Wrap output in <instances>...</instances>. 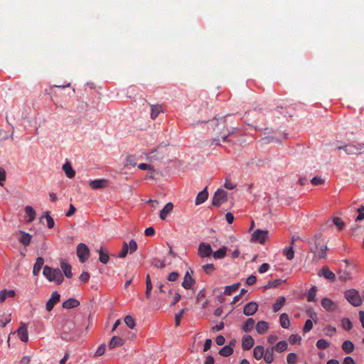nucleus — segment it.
I'll use <instances>...</instances> for the list:
<instances>
[{"label":"nucleus","instance_id":"obj_1","mask_svg":"<svg viewBox=\"0 0 364 364\" xmlns=\"http://www.w3.org/2000/svg\"><path fill=\"white\" fill-rule=\"evenodd\" d=\"M310 250L314 254V260L325 259L326 257L327 245L322 234H316L310 242Z\"/></svg>","mask_w":364,"mask_h":364},{"label":"nucleus","instance_id":"obj_2","mask_svg":"<svg viewBox=\"0 0 364 364\" xmlns=\"http://www.w3.org/2000/svg\"><path fill=\"white\" fill-rule=\"evenodd\" d=\"M43 274L48 281L53 282L57 284H60L64 280L63 274L58 268L53 269L46 265L43 267Z\"/></svg>","mask_w":364,"mask_h":364},{"label":"nucleus","instance_id":"obj_3","mask_svg":"<svg viewBox=\"0 0 364 364\" xmlns=\"http://www.w3.org/2000/svg\"><path fill=\"white\" fill-rule=\"evenodd\" d=\"M344 297L352 306L355 307L360 306L363 303L358 291L355 289L346 291L344 292Z\"/></svg>","mask_w":364,"mask_h":364},{"label":"nucleus","instance_id":"obj_4","mask_svg":"<svg viewBox=\"0 0 364 364\" xmlns=\"http://www.w3.org/2000/svg\"><path fill=\"white\" fill-rule=\"evenodd\" d=\"M338 150H343L348 155L360 154L364 151L363 144H346L340 146L337 148Z\"/></svg>","mask_w":364,"mask_h":364},{"label":"nucleus","instance_id":"obj_5","mask_svg":"<svg viewBox=\"0 0 364 364\" xmlns=\"http://www.w3.org/2000/svg\"><path fill=\"white\" fill-rule=\"evenodd\" d=\"M227 200V193L223 189H218L213 197L212 204L219 207Z\"/></svg>","mask_w":364,"mask_h":364},{"label":"nucleus","instance_id":"obj_6","mask_svg":"<svg viewBox=\"0 0 364 364\" xmlns=\"http://www.w3.org/2000/svg\"><path fill=\"white\" fill-rule=\"evenodd\" d=\"M226 122V116L220 117H215L213 119L208 122L209 128L212 129L214 132H216V134H220V132H218L219 130V127L224 128Z\"/></svg>","mask_w":364,"mask_h":364},{"label":"nucleus","instance_id":"obj_7","mask_svg":"<svg viewBox=\"0 0 364 364\" xmlns=\"http://www.w3.org/2000/svg\"><path fill=\"white\" fill-rule=\"evenodd\" d=\"M77 255L81 262L87 260L90 256V250L87 246L84 243H80L77 247Z\"/></svg>","mask_w":364,"mask_h":364},{"label":"nucleus","instance_id":"obj_8","mask_svg":"<svg viewBox=\"0 0 364 364\" xmlns=\"http://www.w3.org/2000/svg\"><path fill=\"white\" fill-rule=\"evenodd\" d=\"M198 255L201 258L210 257L213 255L211 245L207 242H200L198 248Z\"/></svg>","mask_w":364,"mask_h":364},{"label":"nucleus","instance_id":"obj_9","mask_svg":"<svg viewBox=\"0 0 364 364\" xmlns=\"http://www.w3.org/2000/svg\"><path fill=\"white\" fill-rule=\"evenodd\" d=\"M268 234L267 230H256L252 235V240L263 244L267 240Z\"/></svg>","mask_w":364,"mask_h":364},{"label":"nucleus","instance_id":"obj_10","mask_svg":"<svg viewBox=\"0 0 364 364\" xmlns=\"http://www.w3.org/2000/svg\"><path fill=\"white\" fill-rule=\"evenodd\" d=\"M321 305L326 311L328 312H333L338 308L337 304L328 297H324L321 299Z\"/></svg>","mask_w":364,"mask_h":364},{"label":"nucleus","instance_id":"obj_11","mask_svg":"<svg viewBox=\"0 0 364 364\" xmlns=\"http://www.w3.org/2000/svg\"><path fill=\"white\" fill-rule=\"evenodd\" d=\"M258 309V305L255 301H250L245 304L243 309V314L247 316L254 315Z\"/></svg>","mask_w":364,"mask_h":364},{"label":"nucleus","instance_id":"obj_12","mask_svg":"<svg viewBox=\"0 0 364 364\" xmlns=\"http://www.w3.org/2000/svg\"><path fill=\"white\" fill-rule=\"evenodd\" d=\"M191 274L193 271H187L184 275L182 287L186 289H190L195 283V280L192 278Z\"/></svg>","mask_w":364,"mask_h":364},{"label":"nucleus","instance_id":"obj_13","mask_svg":"<svg viewBox=\"0 0 364 364\" xmlns=\"http://www.w3.org/2000/svg\"><path fill=\"white\" fill-rule=\"evenodd\" d=\"M60 295L58 291H53L51 294L50 299L47 301L46 308L48 311H50L55 304L60 301Z\"/></svg>","mask_w":364,"mask_h":364},{"label":"nucleus","instance_id":"obj_14","mask_svg":"<svg viewBox=\"0 0 364 364\" xmlns=\"http://www.w3.org/2000/svg\"><path fill=\"white\" fill-rule=\"evenodd\" d=\"M255 344L254 338L250 335H245L242 339V348L245 350L251 349Z\"/></svg>","mask_w":364,"mask_h":364},{"label":"nucleus","instance_id":"obj_15","mask_svg":"<svg viewBox=\"0 0 364 364\" xmlns=\"http://www.w3.org/2000/svg\"><path fill=\"white\" fill-rule=\"evenodd\" d=\"M108 183V181L106 179H96L91 181L89 183V186L92 189H100L105 187Z\"/></svg>","mask_w":364,"mask_h":364},{"label":"nucleus","instance_id":"obj_16","mask_svg":"<svg viewBox=\"0 0 364 364\" xmlns=\"http://www.w3.org/2000/svg\"><path fill=\"white\" fill-rule=\"evenodd\" d=\"M19 233L21 237L18 238V241L25 247H28L31 242L32 235L22 230H20Z\"/></svg>","mask_w":364,"mask_h":364},{"label":"nucleus","instance_id":"obj_17","mask_svg":"<svg viewBox=\"0 0 364 364\" xmlns=\"http://www.w3.org/2000/svg\"><path fill=\"white\" fill-rule=\"evenodd\" d=\"M17 333L19 337V339L22 342H27L28 340V333L27 327L25 324H22L18 329L17 330Z\"/></svg>","mask_w":364,"mask_h":364},{"label":"nucleus","instance_id":"obj_18","mask_svg":"<svg viewBox=\"0 0 364 364\" xmlns=\"http://www.w3.org/2000/svg\"><path fill=\"white\" fill-rule=\"evenodd\" d=\"M173 204L171 202L166 204L162 210H160L159 217L161 220H165L168 215L173 210Z\"/></svg>","mask_w":364,"mask_h":364},{"label":"nucleus","instance_id":"obj_19","mask_svg":"<svg viewBox=\"0 0 364 364\" xmlns=\"http://www.w3.org/2000/svg\"><path fill=\"white\" fill-rule=\"evenodd\" d=\"M235 341H231L228 345L225 346L219 350V354L224 357L230 356L233 353Z\"/></svg>","mask_w":364,"mask_h":364},{"label":"nucleus","instance_id":"obj_20","mask_svg":"<svg viewBox=\"0 0 364 364\" xmlns=\"http://www.w3.org/2000/svg\"><path fill=\"white\" fill-rule=\"evenodd\" d=\"M208 197V193L207 191V187H205L203 191L199 192L195 199L196 205H200L203 203Z\"/></svg>","mask_w":364,"mask_h":364},{"label":"nucleus","instance_id":"obj_21","mask_svg":"<svg viewBox=\"0 0 364 364\" xmlns=\"http://www.w3.org/2000/svg\"><path fill=\"white\" fill-rule=\"evenodd\" d=\"M319 276H323L327 279L333 281L336 279L335 274L331 272L327 267H323L318 272Z\"/></svg>","mask_w":364,"mask_h":364},{"label":"nucleus","instance_id":"obj_22","mask_svg":"<svg viewBox=\"0 0 364 364\" xmlns=\"http://www.w3.org/2000/svg\"><path fill=\"white\" fill-rule=\"evenodd\" d=\"M274 348L273 346L267 348L264 353V360L266 363H272L274 360Z\"/></svg>","mask_w":364,"mask_h":364},{"label":"nucleus","instance_id":"obj_23","mask_svg":"<svg viewBox=\"0 0 364 364\" xmlns=\"http://www.w3.org/2000/svg\"><path fill=\"white\" fill-rule=\"evenodd\" d=\"M79 305H80L79 301H77V299H75L74 298H70L63 303L62 306L64 309H70L77 307Z\"/></svg>","mask_w":364,"mask_h":364},{"label":"nucleus","instance_id":"obj_24","mask_svg":"<svg viewBox=\"0 0 364 364\" xmlns=\"http://www.w3.org/2000/svg\"><path fill=\"white\" fill-rule=\"evenodd\" d=\"M25 213H26V216L28 217V218L26 219L27 223H30L34 220L36 213L32 206H31V205L26 206Z\"/></svg>","mask_w":364,"mask_h":364},{"label":"nucleus","instance_id":"obj_25","mask_svg":"<svg viewBox=\"0 0 364 364\" xmlns=\"http://www.w3.org/2000/svg\"><path fill=\"white\" fill-rule=\"evenodd\" d=\"M269 328V323L264 321H259L256 324V331L260 335L264 334L268 330Z\"/></svg>","mask_w":364,"mask_h":364},{"label":"nucleus","instance_id":"obj_26","mask_svg":"<svg viewBox=\"0 0 364 364\" xmlns=\"http://www.w3.org/2000/svg\"><path fill=\"white\" fill-rule=\"evenodd\" d=\"M44 264V259L41 257H38L33 267V274L36 276L39 274L43 265Z\"/></svg>","mask_w":364,"mask_h":364},{"label":"nucleus","instance_id":"obj_27","mask_svg":"<svg viewBox=\"0 0 364 364\" xmlns=\"http://www.w3.org/2000/svg\"><path fill=\"white\" fill-rule=\"evenodd\" d=\"M63 170L64 171L66 176L69 178H73L75 175V171L72 168L71 164L67 162L63 165Z\"/></svg>","mask_w":364,"mask_h":364},{"label":"nucleus","instance_id":"obj_28","mask_svg":"<svg viewBox=\"0 0 364 364\" xmlns=\"http://www.w3.org/2000/svg\"><path fill=\"white\" fill-rule=\"evenodd\" d=\"M354 348H355V345L353 344V343L349 340H346L345 341H343V344H342V350L346 353H351L353 350H354Z\"/></svg>","mask_w":364,"mask_h":364},{"label":"nucleus","instance_id":"obj_29","mask_svg":"<svg viewBox=\"0 0 364 364\" xmlns=\"http://www.w3.org/2000/svg\"><path fill=\"white\" fill-rule=\"evenodd\" d=\"M124 344V340L118 336H113L109 343V348L113 349L117 346H121Z\"/></svg>","mask_w":364,"mask_h":364},{"label":"nucleus","instance_id":"obj_30","mask_svg":"<svg viewBox=\"0 0 364 364\" xmlns=\"http://www.w3.org/2000/svg\"><path fill=\"white\" fill-rule=\"evenodd\" d=\"M162 112L163 110L160 105H151V118L152 119H155Z\"/></svg>","mask_w":364,"mask_h":364},{"label":"nucleus","instance_id":"obj_31","mask_svg":"<svg viewBox=\"0 0 364 364\" xmlns=\"http://www.w3.org/2000/svg\"><path fill=\"white\" fill-rule=\"evenodd\" d=\"M97 252L99 253V260L102 264H107L109 262V256L103 247H101L100 250H97Z\"/></svg>","mask_w":364,"mask_h":364},{"label":"nucleus","instance_id":"obj_32","mask_svg":"<svg viewBox=\"0 0 364 364\" xmlns=\"http://www.w3.org/2000/svg\"><path fill=\"white\" fill-rule=\"evenodd\" d=\"M264 348L262 346H257L253 350V356L256 360H260L264 356Z\"/></svg>","mask_w":364,"mask_h":364},{"label":"nucleus","instance_id":"obj_33","mask_svg":"<svg viewBox=\"0 0 364 364\" xmlns=\"http://www.w3.org/2000/svg\"><path fill=\"white\" fill-rule=\"evenodd\" d=\"M279 322L281 326L284 328H288L290 326V321L286 313H283L280 315Z\"/></svg>","mask_w":364,"mask_h":364},{"label":"nucleus","instance_id":"obj_34","mask_svg":"<svg viewBox=\"0 0 364 364\" xmlns=\"http://www.w3.org/2000/svg\"><path fill=\"white\" fill-rule=\"evenodd\" d=\"M283 255L286 257L288 260H291L294 257V246L290 245L289 247H285L283 250Z\"/></svg>","mask_w":364,"mask_h":364},{"label":"nucleus","instance_id":"obj_35","mask_svg":"<svg viewBox=\"0 0 364 364\" xmlns=\"http://www.w3.org/2000/svg\"><path fill=\"white\" fill-rule=\"evenodd\" d=\"M43 218H45V220L46 221V225L48 228L52 229L54 228L55 222H54V220L53 219V218L50 216L49 211H47L45 213V215L41 218V221H42V220Z\"/></svg>","mask_w":364,"mask_h":364},{"label":"nucleus","instance_id":"obj_36","mask_svg":"<svg viewBox=\"0 0 364 364\" xmlns=\"http://www.w3.org/2000/svg\"><path fill=\"white\" fill-rule=\"evenodd\" d=\"M285 302V298L284 296H279L276 300L275 303L272 305V310L274 312H277L283 306Z\"/></svg>","mask_w":364,"mask_h":364},{"label":"nucleus","instance_id":"obj_37","mask_svg":"<svg viewBox=\"0 0 364 364\" xmlns=\"http://www.w3.org/2000/svg\"><path fill=\"white\" fill-rule=\"evenodd\" d=\"M228 248L222 247L215 252H213V256L215 259H223L225 257Z\"/></svg>","mask_w":364,"mask_h":364},{"label":"nucleus","instance_id":"obj_38","mask_svg":"<svg viewBox=\"0 0 364 364\" xmlns=\"http://www.w3.org/2000/svg\"><path fill=\"white\" fill-rule=\"evenodd\" d=\"M60 267L63 271L65 276L68 278H70L73 275L71 266L64 261H62L60 263Z\"/></svg>","mask_w":364,"mask_h":364},{"label":"nucleus","instance_id":"obj_39","mask_svg":"<svg viewBox=\"0 0 364 364\" xmlns=\"http://www.w3.org/2000/svg\"><path fill=\"white\" fill-rule=\"evenodd\" d=\"M288 347V343L285 341H281L278 342L275 346H273L274 350H276L278 353H282L285 350H287Z\"/></svg>","mask_w":364,"mask_h":364},{"label":"nucleus","instance_id":"obj_40","mask_svg":"<svg viewBox=\"0 0 364 364\" xmlns=\"http://www.w3.org/2000/svg\"><path fill=\"white\" fill-rule=\"evenodd\" d=\"M255 326V320L252 318H248L243 324L242 328L245 332L251 331Z\"/></svg>","mask_w":364,"mask_h":364},{"label":"nucleus","instance_id":"obj_41","mask_svg":"<svg viewBox=\"0 0 364 364\" xmlns=\"http://www.w3.org/2000/svg\"><path fill=\"white\" fill-rule=\"evenodd\" d=\"M317 288L315 286H313L307 293V301L309 302H313L316 301V294Z\"/></svg>","mask_w":364,"mask_h":364},{"label":"nucleus","instance_id":"obj_42","mask_svg":"<svg viewBox=\"0 0 364 364\" xmlns=\"http://www.w3.org/2000/svg\"><path fill=\"white\" fill-rule=\"evenodd\" d=\"M240 286V283H235L225 287L224 294L225 295H230L233 291H236Z\"/></svg>","mask_w":364,"mask_h":364},{"label":"nucleus","instance_id":"obj_43","mask_svg":"<svg viewBox=\"0 0 364 364\" xmlns=\"http://www.w3.org/2000/svg\"><path fill=\"white\" fill-rule=\"evenodd\" d=\"M338 277L341 281L346 282L351 279V274L346 270H341L338 273Z\"/></svg>","mask_w":364,"mask_h":364},{"label":"nucleus","instance_id":"obj_44","mask_svg":"<svg viewBox=\"0 0 364 364\" xmlns=\"http://www.w3.org/2000/svg\"><path fill=\"white\" fill-rule=\"evenodd\" d=\"M316 346L318 349H326L329 347L330 343L325 339H318Z\"/></svg>","mask_w":364,"mask_h":364},{"label":"nucleus","instance_id":"obj_45","mask_svg":"<svg viewBox=\"0 0 364 364\" xmlns=\"http://www.w3.org/2000/svg\"><path fill=\"white\" fill-rule=\"evenodd\" d=\"M332 222L336 226H337L338 230H341L344 228V226H345L344 223L340 218H338V217L333 218Z\"/></svg>","mask_w":364,"mask_h":364},{"label":"nucleus","instance_id":"obj_46","mask_svg":"<svg viewBox=\"0 0 364 364\" xmlns=\"http://www.w3.org/2000/svg\"><path fill=\"white\" fill-rule=\"evenodd\" d=\"M128 253H129L128 244L126 242H124L122 245V250L119 254L118 257L120 258H124Z\"/></svg>","mask_w":364,"mask_h":364},{"label":"nucleus","instance_id":"obj_47","mask_svg":"<svg viewBox=\"0 0 364 364\" xmlns=\"http://www.w3.org/2000/svg\"><path fill=\"white\" fill-rule=\"evenodd\" d=\"M124 323L131 329H133L135 326L134 319L129 315L125 316Z\"/></svg>","mask_w":364,"mask_h":364},{"label":"nucleus","instance_id":"obj_48","mask_svg":"<svg viewBox=\"0 0 364 364\" xmlns=\"http://www.w3.org/2000/svg\"><path fill=\"white\" fill-rule=\"evenodd\" d=\"M341 325L346 331H349L352 328V323L348 318H343L341 320Z\"/></svg>","mask_w":364,"mask_h":364},{"label":"nucleus","instance_id":"obj_49","mask_svg":"<svg viewBox=\"0 0 364 364\" xmlns=\"http://www.w3.org/2000/svg\"><path fill=\"white\" fill-rule=\"evenodd\" d=\"M282 281L281 279H274V281L269 282L264 287V289H270V288H275L278 287Z\"/></svg>","mask_w":364,"mask_h":364},{"label":"nucleus","instance_id":"obj_50","mask_svg":"<svg viewBox=\"0 0 364 364\" xmlns=\"http://www.w3.org/2000/svg\"><path fill=\"white\" fill-rule=\"evenodd\" d=\"M185 311H186V309H182L175 315V323H176V326H178L180 325L181 319L183 317Z\"/></svg>","mask_w":364,"mask_h":364},{"label":"nucleus","instance_id":"obj_51","mask_svg":"<svg viewBox=\"0 0 364 364\" xmlns=\"http://www.w3.org/2000/svg\"><path fill=\"white\" fill-rule=\"evenodd\" d=\"M203 270L208 274H212L215 270V266L213 264H206L203 265Z\"/></svg>","mask_w":364,"mask_h":364},{"label":"nucleus","instance_id":"obj_52","mask_svg":"<svg viewBox=\"0 0 364 364\" xmlns=\"http://www.w3.org/2000/svg\"><path fill=\"white\" fill-rule=\"evenodd\" d=\"M324 333L327 336H333L336 331V328L335 327H333L331 326H326L324 329Z\"/></svg>","mask_w":364,"mask_h":364},{"label":"nucleus","instance_id":"obj_53","mask_svg":"<svg viewBox=\"0 0 364 364\" xmlns=\"http://www.w3.org/2000/svg\"><path fill=\"white\" fill-rule=\"evenodd\" d=\"M306 314L315 322L318 320L316 312L312 308H308L306 309Z\"/></svg>","mask_w":364,"mask_h":364},{"label":"nucleus","instance_id":"obj_54","mask_svg":"<svg viewBox=\"0 0 364 364\" xmlns=\"http://www.w3.org/2000/svg\"><path fill=\"white\" fill-rule=\"evenodd\" d=\"M297 360V355L294 353H290L287 357V361L288 364H296Z\"/></svg>","mask_w":364,"mask_h":364},{"label":"nucleus","instance_id":"obj_55","mask_svg":"<svg viewBox=\"0 0 364 364\" xmlns=\"http://www.w3.org/2000/svg\"><path fill=\"white\" fill-rule=\"evenodd\" d=\"M60 337L63 340L65 341H72L75 338L76 336L73 334H70L65 331H63V332L61 333Z\"/></svg>","mask_w":364,"mask_h":364},{"label":"nucleus","instance_id":"obj_56","mask_svg":"<svg viewBox=\"0 0 364 364\" xmlns=\"http://www.w3.org/2000/svg\"><path fill=\"white\" fill-rule=\"evenodd\" d=\"M129 249V254H132L137 250V243L134 240H131L128 244Z\"/></svg>","mask_w":364,"mask_h":364},{"label":"nucleus","instance_id":"obj_57","mask_svg":"<svg viewBox=\"0 0 364 364\" xmlns=\"http://www.w3.org/2000/svg\"><path fill=\"white\" fill-rule=\"evenodd\" d=\"M313 328V322L311 319H308L306 321L304 326L303 328V331L305 333L310 331Z\"/></svg>","mask_w":364,"mask_h":364},{"label":"nucleus","instance_id":"obj_58","mask_svg":"<svg viewBox=\"0 0 364 364\" xmlns=\"http://www.w3.org/2000/svg\"><path fill=\"white\" fill-rule=\"evenodd\" d=\"M136 159L133 156H127L125 166H136Z\"/></svg>","mask_w":364,"mask_h":364},{"label":"nucleus","instance_id":"obj_59","mask_svg":"<svg viewBox=\"0 0 364 364\" xmlns=\"http://www.w3.org/2000/svg\"><path fill=\"white\" fill-rule=\"evenodd\" d=\"M105 345L102 344L97 348L96 352L95 353V356L100 357L105 353Z\"/></svg>","mask_w":364,"mask_h":364},{"label":"nucleus","instance_id":"obj_60","mask_svg":"<svg viewBox=\"0 0 364 364\" xmlns=\"http://www.w3.org/2000/svg\"><path fill=\"white\" fill-rule=\"evenodd\" d=\"M90 279V274L87 272H83L79 277V279L82 283H86Z\"/></svg>","mask_w":364,"mask_h":364},{"label":"nucleus","instance_id":"obj_61","mask_svg":"<svg viewBox=\"0 0 364 364\" xmlns=\"http://www.w3.org/2000/svg\"><path fill=\"white\" fill-rule=\"evenodd\" d=\"M269 268V264L267 263H263L262 264L260 265V267H259L258 269V272L260 274H263V273H265L266 272L268 271Z\"/></svg>","mask_w":364,"mask_h":364},{"label":"nucleus","instance_id":"obj_62","mask_svg":"<svg viewBox=\"0 0 364 364\" xmlns=\"http://www.w3.org/2000/svg\"><path fill=\"white\" fill-rule=\"evenodd\" d=\"M178 274L176 272H173L168 275L167 279L170 282H175L178 278Z\"/></svg>","mask_w":364,"mask_h":364},{"label":"nucleus","instance_id":"obj_63","mask_svg":"<svg viewBox=\"0 0 364 364\" xmlns=\"http://www.w3.org/2000/svg\"><path fill=\"white\" fill-rule=\"evenodd\" d=\"M301 341V337L298 335H296V334H291L290 336H289V342L291 343H296L297 342H299Z\"/></svg>","mask_w":364,"mask_h":364},{"label":"nucleus","instance_id":"obj_64","mask_svg":"<svg viewBox=\"0 0 364 364\" xmlns=\"http://www.w3.org/2000/svg\"><path fill=\"white\" fill-rule=\"evenodd\" d=\"M343 364H355V363L352 357L347 356L343 359Z\"/></svg>","mask_w":364,"mask_h":364}]
</instances>
